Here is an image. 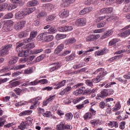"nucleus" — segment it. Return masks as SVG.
<instances>
[{
	"label": "nucleus",
	"mask_w": 130,
	"mask_h": 130,
	"mask_svg": "<svg viewBox=\"0 0 130 130\" xmlns=\"http://www.w3.org/2000/svg\"><path fill=\"white\" fill-rule=\"evenodd\" d=\"M13 45L12 44L6 45L2 47V49L0 50V56H5L9 54V51L12 48Z\"/></svg>",
	"instance_id": "nucleus-1"
},
{
	"label": "nucleus",
	"mask_w": 130,
	"mask_h": 130,
	"mask_svg": "<svg viewBox=\"0 0 130 130\" xmlns=\"http://www.w3.org/2000/svg\"><path fill=\"white\" fill-rule=\"evenodd\" d=\"M37 31H32L30 32L29 38L27 39H24L23 40V42L24 43H29L30 42H32L33 41V39L35 38L36 36H37Z\"/></svg>",
	"instance_id": "nucleus-2"
},
{
	"label": "nucleus",
	"mask_w": 130,
	"mask_h": 130,
	"mask_svg": "<svg viewBox=\"0 0 130 130\" xmlns=\"http://www.w3.org/2000/svg\"><path fill=\"white\" fill-rule=\"evenodd\" d=\"M41 97L38 96L35 99L30 100L29 102H32L33 105L30 107V109H35V108L38 106V104H39V100H41Z\"/></svg>",
	"instance_id": "nucleus-3"
},
{
	"label": "nucleus",
	"mask_w": 130,
	"mask_h": 130,
	"mask_svg": "<svg viewBox=\"0 0 130 130\" xmlns=\"http://www.w3.org/2000/svg\"><path fill=\"white\" fill-rule=\"evenodd\" d=\"M57 130L72 129L73 127L70 125H66L62 123H60L56 126Z\"/></svg>",
	"instance_id": "nucleus-4"
},
{
	"label": "nucleus",
	"mask_w": 130,
	"mask_h": 130,
	"mask_svg": "<svg viewBox=\"0 0 130 130\" xmlns=\"http://www.w3.org/2000/svg\"><path fill=\"white\" fill-rule=\"evenodd\" d=\"M100 38V35H91L86 38V41L87 42H91L92 41H95L97 39Z\"/></svg>",
	"instance_id": "nucleus-5"
},
{
	"label": "nucleus",
	"mask_w": 130,
	"mask_h": 130,
	"mask_svg": "<svg viewBox=\"0 0 130 130\" xmlns=\"http://www.w3.org/2000/svg\"><path fill=\"white\" fill-rule=\"evenodd\" d=\"M26 24V21L25 20L20 21L15 24L14 28L15 30H22L25 25Z\"/></svg>",
	"instance_id": "nucleus-6"
},
{
	"label": "nucleus",
	"mask_w": 130,
	"mask_h": 130,
	"mask_svg": "<svg viewBox=\"0 0 130 130\" xmlns=\"http://www.w3.org/2000/svg\"><path fill=\"white\" fill-rule=\"evenodd\" d=\"M86 23H87V21H86L85 18H80L76 20L75 25L78 27H81L82 26H85V25H86Z\"/></svg>",
	"instance_id": "nucleus-7"
},
{
	"label": "nucleus",
	"mask_w": 130,
	"mask_h": 130,
	"mask_svg": "<svg viewBox=\"0 0 130 130\" xmlns=\"http://www.w3.org/2000/svg\"><path fill=\"white\" fill-rule=\"evenodd\" d=\"M74 28L72 26H59L58 27V31L59 32H70L73 30Z\"/></svg>",
	"instance_id": "nucleus-8"
},
{
	"label": "nucleus",
	"mask_w": 130,
	"mask_h": 130,
	"mask_svg": "<svg viewBox=\"0 0 130 130\" xmlns=\"http://www.w3.org/2000/svg\"><path fill=\"white\" fill-rule=\"evenodd\" d=\"M70 82H72V79H69V80H63V81L59 82L56 85V87H54V89H60L61 87H64L66 85V83H70Z\"/></svg>",
	"instance_id": "nucleus-9"
},
{
	"label": "nucleus",
	"mask_w": 130,
	"mask_h": 130,
	"mask_svg": "<svg viewBox=\"0 0 130 130\" xmlns=\"http://www.w3.org/2000/svg\"><path fill=\"white\" fill-rule=\"evenodd\" d=\"M100 73L101 74V76H102V80L104 77V76H106L107 75V71H104V69L103 68H99L95 72H94L92 75H96V74Z\"/></svg>",
	"instance_id": "nucleus-10"
},
{
	"label": "nucleus",
	"mask_w": 130,
	"mask_h": 130,
	"mask_svg": "<svg viewBox=\"0 0 130 130\" xmlns=\"http://www.w3.org/2000/svg\"><path fill=\"white\" fill-rule=\"evenodd\" d=\"M51 67L49 69V72H54L56 70H58L61 67L60 64L59 63H53L50 65Z\"/></svg>",
	"instance_id": "nucleus-11"
},
{
	"label": "nucleus",
	"mask_w": 130,
	"mask_h": 130,
	"mask_svg": "<svg viewBox=\"0 0 130 130\" xmlns=\"http://www.w3.org/2000/svg\"><path fill=\"white\" fill-rule=\"evenodd\" d=\"M112 34H113V30L109 29L106 32H104V34L101 36L100 39H101L102 40H103V39H105L106 38L109 37V36H111Z\"/></svg>",
	"instance_id": "nucleus-12"
},
{
	"label": "nucleus",
	"mask_w": 130,
	"mask_h": 130,
	"mask_svg": "<svg viewBox=\"0 0 130 130\" xmlns=\"http://www.w3.org/2000/svg\"><path fill=\"white\" fill-rule=\"evenodd\" d=\"M107 92L106 91V89H104L102 91H101L100 93L98 94L96 99L97 100H99L100 98H105V97H107Z\"/></svg>",
	"instance_id": "nucleus-13"
},
{
	"label": "nucleus",
	"mask_w": 130,
	"mask_h": 130,
	"mask_svg": "<svg viewBox=\"0 0 130 130\" xmlns=\"http://www.w3.org/2000/svg\"><path fill=\"white\" fill-rule=\"evenodd\" d=\"M86 90V88L84 86H82L80 88H79L78 89L76 90L74 92V95H76V96H78L80 95V94H83L84 95V91Z\"/></svg>",
	"instance_id": "nucleus-14"
},
{
	"label": "nucleus",
	"mask_w": 130,
	"mask_h": 130,
	"mask_svg": "<svg viewBox=\"0 0 130 130\" xmlns=\"http://www.w3.org/2000/svg\"><path fill=\"white\" fill-rule=\"evenodd\" d=\"M112 12H113V8L111 7L104 8L101 10L102 14H109L112 13Z\"/></svg>",
	"instance_id": "nucleus-15"
},
{
	"label": "nucleus",
	"mask_w": 130,
	"mask_h": 130,
	"mask_svg": "<svg viewBox=\"0 0 130 130\" xmlns=\"http://www.w3.org/2000/svg\"><path fill=\"white\" fill-rule=\"evenodd\" d=\"M72 87L67 86L66 88L61 90V92H59V94L63 96V95L67 94V93H68V92H70V91H72Z\"/></svg>",
	"instance_id": "nucleus-16"
},
{
	"label": "nucleus",
	"mask_w": 130,
	"mask_h": 130,
	"mask_svg": "<svg viewBox=\"0 0 130 130\" xmlns=\"http://www.w3.org/2000/svg\"><path fill=\"white\" fill-rule=\"evenodd\" d=\"M76 0H62L63 7H69L72 3H75Z\"/></svg>",
	"instance_id": "nucleus-17"
},
{
	"label": "nucleus",
	"mask_w": 130,
	"mask_h": 130,
	"mask_svg": "<svg viewBox=\"0 0 130 130\" xmlns=\"http://www.w3.org/2000/svg\"><path fill=\"white\" fill-rule=\"evenodd\" d=\"M38 5H39V2L37 0H33L27 3L28 7H35V6H38Z\"/></svg>",
	"instance_id": "nucleus-18"
},
{
	"label": "nucleus",
	"mask_w": 130,
	"mask_h": 130,
	"mask_svg": "<svg viewBox=\"0 0 130 130\" xmlns=\"http://www.w3.org/2000/svg\"><path fill=\"white\" fill-rule=\"evenodd\" d=\"M15 18L17 20H21L24 18V15L22 12V11H19L15 13Z\"/></svg>",
	"instance_id": "nucleus-19"
},
{
	"label": "nucleus",
	"mask_w": 130,
	"mask_h": 130,
	"mask_svg": "<svg viewBox=\"0 0 130 130\" xmlns=\"http://www.w3.org/2000/svg\"><path fill=\"white\" fill-rule=\"evenodd\" d=\"M69 11L67 10H64L61 13H59V16L60 18H67V17H69Z\"/></svg>",
	"instance_id": "nucleus-20"
},
{
	"label": "nucleus",
	"mask_w": 130,
	"mask_h": 130,
	"mask_svg": "<svg viewBox=\"0 0 130 130\" xmlns=\"http://www.w3.org/2000/svg\"><path fill=\"white\" fill-rule=\"evenodd\" d=\"M118 35L120 37H127L130 35V29H127L122 33L119 34Z\"/></svg>",
	"instance_id": "nucleus-21"
},
{
	"label": "nucleus",
	"mask_w": 130,
	"mask_h": 130,
	"mask_svg": "<svg viewBox=\"0 0 130 130\" xmlns=\"http://www.w3.org/2000/svg\"><path fill=\"white\" fill-rule=\"evenodd\" d=\"M62 49H63V44H61L59 45L55 50V53H56V54H58V53L61 52Z\"/></svg>",
	"instance_id": "nucleus-22"
},
{
	"label": "nucleus",
	"mask_w": 130,
	"mask_h": 130,
	"mask_svg": "<svg viewBox=\"0 0 130 130\" xmlns=\"http://www.w3.org/2000/svg\"><path fill=\"white\" fill-rule=\"evenodd\" d=\"M97 90L96 88H93L92 89L85 90L84 91V95H91L95 93V91Z\"/></svg>",
	"instance_id": "nucleus-23"
},
{
	"label": "nucleus",
	"mask_w": 130,
	"mask_h": 130,
	"mask_svg": "<svg viewBox=\"0 0 130 130\" xmlns=\"http://www.w3.org/2000/svg\"><path fill=\"white\" fill-rule=\"evenodd\" d=\"M28 126V122L24 121L21 123L20 125L18 126L19 129L24 130Z\"/></svg>",
	"instance_id": "nucleus-24"
},
{
	"label": "nucleus",
	"mask_w": 130,
	"mask_h": 130,
	"mask_svg": "<svg viewBox=\"0 0 130 130\" xmlns=\"http://www.w3.org/2000/svg\"><path fill=\"white\" fill-rule=\"evenodd\" d=\"M35 47V44L34 43H30L27 44L23 47L24 49H33Z\"/></svg>",
	"instance_id": "nucleus-25"
},
{
	"label": "nucleus",
	"mask_w": 130,
	"mask_h": 130,
	"mask_svg": "<svg viewBox=\"0 0 130 130\" xmlns=\"http://www.w3.org/2000/svg\"><path fill=\"white\" fill-rule=\"evenodd\" d=\"M77 40L75 38H70L69 39L66 40L65 41L66 45H70V44H73L76 42Z\"/></svg>",
	"instance_id": "nucleus-26"
},
{
	"label": "nucleus",
	"mask_w": 130,
	"mask_h": 130,
	"mask_svg": "<svg viewBox=\"0 0 130 130\" xmlns=\"http://www.w3.org/2000/svg\"><path fill=\"white\" fill-rule=\"evenodd\" d=\"M102 80V76H101V74H99V75L97 76L96 78H94L91 80L92 83H99L100 81Z\"/></svg>",
	"instance_id": "nucleus-27"
},
{
	"label": "nucleus",
	"mask_w": 130,
	"mask_h": 130,
	"mask_svg": "<svg viewBox=\"0 0 130 130\" xmlns=\"http://www.w3.org/2000/svg\"><path fill=\"white\" fill-rule=\"evenodd\" d=\"M32 112H33L32 110H26L25 111L21 112L19 114V116H25V115H30V114H31Z\"/></svg>",
	"instance_id": "nucleus-28"
},
{
	"label": "nucleus",
	"mask_w": 130,
	"mask_h": 130,
	"mask_svg": "<svg viewBox=\"0 0 130 130\" xmlns=\"http://www.w3.org/2000/svg\"><path fill=\"white\" fill-rule=\"evenodd\" d=\"M21 83L19 81H16L12 82H10V84L9 85L10 88H14V87H17V86H19Z\"/></svg>",
	"instance_id": "nucleus-29"
},
{
	"label": "nucleus",
	"mask_w": 130,
	"mask_h": 130,
	"mask_svg": "<svg viewBox=\"0 0 130 130\" xmlns=\"http://www.w3.org/2000/svg\"><path fill=\"white\" fill-rule=\"evenodd\" d=\"M108 124L110 127H118V123L117 121H110Z\"/></svg>",
	"instance_id": "nucleus-30"
},
{
	"label": "nucleus",
	"mask_w": 130,
	"mask_h": 130,
	"mask_svg": "<svg viewBox=\"0 0 130 130\" xmlns=\"http://www.w3.org/2000/svg\"><path fill=\"white\" fill-rule=\"evenodd\" d=\"M67 37V35L57 34L55 36L56 40H60V39H64Z\"/></svg>",
	"instance_id": "nucleus-31"
},
{
	"label": "nucleus",
	"mask_w": 130,
	"mask_h": 130,
	"mask_svg": "<svg viewBox=\"0 0 130 130\" xmlns=\"http://www.w3.org/2000/svg\"><path fill=\"white\" fill-rule=\"evenodd\" d=\"M18 61V57H12L9 61V64H14Z\"/></svg>",
	"instance_id": "nucleus-32"
},
{
	"label": "nucleus",
	"mask_w": 130,
	"mask_h": 130,
	"mask_svg": "<svg viewBox=\"0 0 130 130\" xmlns=\"http://www.w3.org/2000/svg\"><path fill=\"white\" fill-rule=\"evenodd\" d=\"M48 32L50 34H55V33L57 32V30L56 28H55V27L51 26V28L48 29Z\"/></svg>",
	"instance_id": "nucleus-33"
},
{
	"label": "nucleus",
	"mask_w": 130,
	"mask_h": 130,
	"mask_svg": "<svg viewBox=\"0 0 130 130\" xmlns=\"http://www.w3.org/2000/svg\"><path fill=\"white\" fill-rule=\"evenodd\" d=\"M16 8H17V5H13L12 4H8V6H7L8 11H12V10L16 9Z\"/></svg>",
	"instance_id": "nucleus-34"
},
{
	"label": "nucleus",
	"mask_w": 130,
	"mask_h": 130,
	"mask_svg": "<svg viewBox=\"0 0 130 130\" xmlns=\"http://www.w3.org/2000/svg\"><path fill=\"white\" fill-rule=\"evenodd\" d=\"M54 37L52 35L47 36L46 35V37L45 38V41L46 42H49L50 41H52L53 40Z\"/></svg>",
	"instance_id": "nucleus-35"
},
{
	"label": "nucleus",
	"mask_w": 130,
	"mask_h": 130,
	"mask_svg": "<svg viewBox=\"0 0 130 130\" xmlns=\"http://www.w3.org/2000/svg\"><path fill=\"white\" fill-rule=\"evenodd\" d=\"M43 6L46 9V10H48L50 11L52 9H53V5L50 4L49 3L44 4Z\"/></svg>",
	"instance_id": "nucleus-36"
},
{
	"label": "nucleus",
	"mask_w": 130,
	"mask_h": 130,
	"mask_svg": "<svg viewBox=\"0 0 130 130\" xmlns=\"http://www.w3.org/2000/svg\"><path fill=\"white\" fill-rule=\"evenodd\" d=\"M47 34V32H44L43 34H41L39 35L37 38L38 40H42L43 39H45V37L46 36V35Z\"/></svg>",
	"instance_id": "nucleus-37"
},
{
	"label": "nucleus",
	"mask_w": 130,
	"mask_h": 130,
	"mask_svg": "<svg viewBox=\"0 0 130 130\" xmlns=\"http://www.w3.org/2000/svg\"><path fill=\"white\" fill-rule=\"evenodd\" d=\"M75 58V53H72L70 56L66 57V61H71Z\"/></svg>",
	"instance_id": "nucleus-38"
},
{
	"label": "nucleus",
	"mask_w": 130,
	"mask_h": 130,
	"mask_svg": "<svg viewBox=\"0 0 130 130\" xmlns=\"http://www.w3.org/2000/svg\"><path fill=\"white\" fill-rule=\"evenodd\" d=\"M85 99L84 96H81L80 98H78L76 99H75L73 101V102L74 104H76V103H78V102H80V101H82V100H84Z\"/></svg>",
	"instance_id": "nucleus-39"
},
{
	"label": "nucleus",
	"mask_w": 130,
	"mask_h": 130,
	"mask_svg": "<svg viewBox=\"0 0 130 130\" xmlns=\"http://www.w3.org/2000/svg\"><path fill=\"white\" fill-rule=\"evenodd\" d=\"M42 51H43V48L35 49L31 51V53H32L33 54H38V53H40V52H42Z\"/></svg>",
	"instance_id": "nucleus-40"
},
{
	"label": "nucleus",
	"mask_w": 130,
	"mask_h": 130,
	"mask_svg": "<svg viewBox=\"0 0 130 130\" xmlns=\"http://www.w3.org/2000/svg\"><path fill=\"white\" fill-rule=\"evenodd\" d=\"M5 25H6V26H8V27H10V28H11V27L14 25V22L11 20H7L5 21Z\"/></svg>",
	"instance_id": "nucleus-41"
},
{
	"label": "nucleus",
	"mask_w": 130,
	"mask_h": 130,
	"mask_svg": "<svg viewBox=\"0 0 130 130\" xmlns=\"http://www.w3.org/2000/svg\"><path fill=\"white\" fill-rule=\"evenodd\" d=\"M23 45H24V43H16V51H17V52H19V51H20V50H22V49L20 48V47H21V46H23Z\"/></svg>",
	"instance_id": "nucleus-42"
},
{
	"label": "nucleus",
	"mask_w": 130,
	"mask_h": 130,
	"mask_svg": "<svg viewBox=\"0 0 130 130\" xmlns=\"http://www.w3.org/2000/svg\"><path fill=\"white\" fill-rule=\"evenodd\" d=\"M3 32H9L11 31V27L8 26V25L4 24V26L3 27Z\"/></svg>",
	"instance_id": "nucleus-43"
},
{
	"label": "nucleus",
	"mask_w": 130,
	"mask_h": 130,
	"mask_svg": "<svg viewBox=\"0 0 130 130\" xmlns=\"http://www.w3.org/2000/svg\"><path fill=\"white\" fill-rule=\"evenodd\" d=\"M121 57H122V55H118L114 57H113L110 59V61H113V60H116L117 59H119V58H121Z\"/></svg>",
	"instance_id": "nucleus-44"
},
{
	"label": "nucleus",
	"mask_w": 130,
	"mask_h": 130,
	"mask_svg": "<svg viewBox=\"0 0 130 130\" xmlns=\"http://www.w3.org/2000/svg\"><path fill=\"white\" fill-rule=\"evenodd\" d=\"M85 84L87 86H89V87H93V86L92 80H86Z\"/></svg>",
	"instance_id": "nucleus-45"
},
{
	"label": "nucleus",
	"mask_w": 130,
	"mask_h": 130,
	"mask_svg": "<svg viewBox=\"0 0 130 130\" xmlns=\"http://www.w3.org/2000/svg\"><path fill=\"white\" fill-rule=\"evenodd\" d=\"M106 18H107V15H105L104 16H100L96 18V19L95 20V22H100V21L105 20V19H106Z\"/></svg>",
	"instance_id": "nucleus-46"
},
{
	"label": "nucleus",
	"mask_w": 130,
	"mask_h": 130,
	"mask_svg": "<svg viewBox=\"0 0 130 130\" xmlns=\"http://www.w3.org/2000/svg\"><path fill=\"white\" fill-rule=\"evenodd\" d=\"M105 25H106V20H105L103 22L98 23L97 27L98 28H103Z\"/></svg>",
	"instance_id": "nucleus-47"
},
{
	"label": "nucleus",
	"mask_w": 130,
	"mask_h": 130,
	"mask_svg": "<svg viewBox=\"0 0 130 130\" xmlns=\"http://www.w3.org/2000/svg\"><path fill=\"white\" fill-rule=\"evenodd\" d=\"M32 73H33V69L31 68L25 70L24 72V74L27 75H30V74H32Z\"/></svg>",
	"instance_id": "nucleus-48"
},
{
	"label": "nucleus",
	"mask_w": 130,
	"mask_h": 130,
	"mask_svg": "<svg viewBox=\"0 0 130 130\" xmlns=\"http://www.w3.org/2000/svg\"><path fill=\"white\" fill-rule=\"evenodd\" d=\"M118 42V41L117 39H113L109 42V45H110V46H112V45H114V44H115Z\"/></svg>",
	"instance_id": "nucleus-49"
},
{
	"label": "nucleus",
	"mask_w": 130,
	"mask_h": 130,
	"mask_svg": "<svg viewBox=\"0 0 130 130\" xmlns=\"http://www.w3.org/2000/svg\"><path fill=\"white\" fill-rule=\"evenodd\" d=\"M106 91H107L108 96H110L114 93V90L112 89H106Z\"/></svg>",
	"instance_id": "nucleus-50"
},
{
	"label": "nucleus",
	"mask_w": 130,
	"mask_h": 130,
	"mask_svg": "<svg viewBox=\"0 0 130 130\" xmlns=\"http://www.w3.org/2000/svg\"><path fill=\"white\" fill-rule=\"evenodd\" d=\"M46 16H47V14L45 12H41L37 15V18H41V17H46Z\"/></svg>",
	"instance_id": "nucleus-51"
},
{
	"label": "nucleus",
	"mask_w": 130,
	"mask_h": 130,
	"mask_svg": "<svg viewBox=\"0 0 130 130\" xmlns=\"http://www.w3.org/2000/svg\"><path fill=\"white\" fill-rule=\"evenodd\" d=\"M123 11L126 13H128V12H130V4L125 5L124 7Z\"/></svg>",
	"instance_id": "nucleus-52"
},
{
	"label": "nucleus",
	"mask_w": 130,
	"mask_h": 130,
	"mask_svg": "<svg viewBox=\"0 0 130 130\" xmlns=\"http://www.w3.org/2000/svg\"><path fill=\"white\" fill-rule=\"evenodd\" d=\"M104 31H105V28H103L101 29H95L93 30V32L95 34L102 33L103 32H104Z\"/></svg>",
	"instance_id": "nucleus-53"
},
{
	"label": "nucleus",
	"mask_w": 130,
	"mask_h": 130,
	"mask_svg": "<svg viewBox=\"0 0 130 130\" xmlns=\"http://www.w3.org/2000/svg\"><path fill=\"white\" fill-rule=\"evenodd\" d=\"M121 106H120V104L119 103H118L116 104L115 107H114L113 111H117V110H119L120 109Z\"/></svg>",
	"instance_id": "nucleus-54"
},
{
	"label": "nucleus",
	"mask_w": 130,
	"mask_h": 130,
	"mask_svg": "<svg viewBox=\"0 0 130 130\" xmlns=\"http://www.w3.org/2000/svg\"><path fill=\"white\" fill-rule=\"evenodd\" d=\"M14 17V15L12 13H9L6 14L4 16L5 19H12Z\"/></svg>",
	"instance_id": "nucleus-55"
},
{
	"label": "nucleus",
	"mask_w": 130,
	"mask_h": 130,
	"mask_svg": "<svg viewBox=\"0 0 130 130\" xmlns=\"http://www.w3.org/2000/svg\"><path fill=\"white\" fill-rule=\"evenodd\" d=\"M5 122H6V119L3 117H1L0 118V127L4 126Z\"/></svg>",
	"instance_id": "nucleus-56"
},
{
	"label": "nucleus",
	"mask_w": 130,
	"mask_h": 130,
	"mask_svg": "<svg viewBox=\"0 0 130 130\" xmlns=\"http://www.w3.org/2000/svg\"><path fill=\"white\" fill-rule=\"evenodd\" d=\"M92 117V115L90 113H86L84 115V119H90Z\"/></svg>",
	"instance_id": "nucleus-57"
},
{
	"label": "nucleus",
	"mask_w": 130,
	"mask_h": 130,
	"mask_svg": "<svg viewBox=\"0 0 130 130\" xmlns=\"http://www.w3.org/2000/svg\"><path fill=\"white\" fill-rule=\"evenodd\" d=\"M66 116L68 120H71V119H73V114H72V113L66 114Z\"/></svg>",
	"instance_id": "nucleus-58"
},
{
	"label": "nucleus",
	"mask_w": 130,
	"mask_h": 130,
	"mask_svg": "<svg viewBox=\"0 0 130 130\" xmlns=\"http://www.w3.org/2000/svg\"><path fill=\"white\" fill-rule=\"evenodd\" d=\"M115 84H116V82H111L109 83H107H107L105 85V88H110V87H111V86H112V85H115Z\"/></svg>",
	"instance_id": "nucleus-59"
},
{
	"label": "nucleus",
	"mask_w": 130,
	"mask_h": 130,
	"mask_svg": "<svg viewBox=\"0 0 130 130\" xmlns=\"http://www.w3.org/2000/svg\"><path fill=\"white\" fill-rule=\"evenodd\" d=\"M10 1L11 3H13V4H16L19 6H20L22 3V0H10Z\"/></svg>",
	"instance_id": "nucleus-60"
},
{
	"label": "nucleus",
	"mask_w": 130,
	"mask_h": 130,
	"mask_svg": "<svg viewBox=\"0 0 130 130\" xmlns=\"http://www.w3.org/2000/svg\"><path fill=\"white\" fill-rule=\"evenodd\" d=\"M94 48H88L87 51H82V54H83L84 55H86L87 54V52L94 51Z\"/></svg>",
	"instance_id": "nucleus-61"
},
{
	"label": "nucleus",
	"mask_w": 130,
	"mask_h": 130,
	"mask_svg": "<svg viewBox=\"0 0 130 130\" xmlns=\"http://www.w3.org/2000/svg\"><path fill=\"white\" fill-rule=\"evenodd\" d=\"M90 123H91V124L93 125V126H95V125H97V124H98V123H99V120H96V119L91 120Z\"/></svg>",
	"instance_id": "nucleus-62"
},
{
	"label": "nucleus",
	"mask_w": 130,
	"mask_h": 130,
	"mask_svg": "<svg viewBox=\"0 0 130 130\" xmlns=\"http://www.w3.org/2000/svg\"><path fill=\"white\" fill-rule=\"evenodd\" d=\"M22 12L24 16H27V15H29V14H30L29 12V8H25Z\"/></svg>",
	"instance_id": "nucleus-63"
},
{
	"label": "nucleus",
	"mask_w": 130,
	"mask_h": 130,
	"mask_svg": "<svg viewBox=\"0 0 130 130\" xmlns=\"http://www.w3.org/2000/svg\"><path fill=\"white\" fill-rule=\"evenodd\" d=\"M14 91L17 95H20L22 92V89L19 88H16L14 89Z\"/></svg>",
	"instance_id": "nucleus-64"
}]
</instances>
